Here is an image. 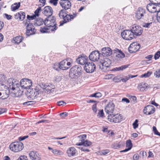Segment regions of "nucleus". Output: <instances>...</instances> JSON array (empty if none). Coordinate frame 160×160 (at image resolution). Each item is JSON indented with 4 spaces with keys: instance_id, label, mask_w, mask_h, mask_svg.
<instances>
[{
    "instance_id": "1",
    "label": "nucleus",
    "mask_w": 160,
    "mask_h": 160,
    "mask_svg": "<svg viewBox=\"0 0 160 160\" xmlns=\"http://www.w3.org/2000/svg\"><path fill=\"white\" fill-rule=\"evenodd\" d=\"M80 66L75 65L72 67L69 71V77L71 78H77L80 76L82 72Z\"/></svg>"
},
{
    "instance_id": "2",
    "label": "nucleus",
    "mask_w": 160,
    "mask_h": 160,
    "mask_svg": "<svg viewBox=\"0 0 160 160\" xmlns=\"http://www.w3.org/2000/svg\"><path fill=\"white\" fill-rule=\"evenodd\" d=\"M56 19L54 16H50L44 20V24L47 26L52 27V28L50 29L52 31H54L57 29L56 26L55 22Z\"/></svg>"
},
{
    "instance_id": "3",
    "label": "nucleus",
    "mask_w": 160,
    "mask_h": 160,
    "mask_svg": "<svg viewBox=\"0 0 160 160\" xmlns=\"http://www.w3.org/2000/svg\"><path fill=\"white\" fill-rule=\"evenodd\" d=\"M10 149L15 152L21 151L24 148L22 143L20 142H16L12 143L9 146Z\"/></svg>"
},
{
    "instance_id": "4",
    "label": "nucleus",
    "mask_w": 160,
    "mask_h": 160,
    "mask_svg": "<svg viewBox=\"0 0 160 160\" xmlns=\"http://www.w3.org/2000/svg\"><path fill=\"white\" fill-rule=\"evenodd\" d=\"M123 119L122 116L120 114H110L108 117V121L114 123H118L122 121Z\"/></svg>"
},
{
    "instance_id": "5",
    "label": "nucleus",
    "mask_w": 160,
    "mask_h": 160,
    "mask_svg": "<svg viewBox=\"0 0 160 160\" xmlns=\"http://www.w3.org/2000/svg\"><path fill=\"white\" fill-rule=\"evenodd\" d=\"M86 134H83L80 135L78 137V138L79 139V142L76 144V145L77 146L83 145L85 146H89L92 144V142L88 140H85L84 139L86 138Z\"/></svg>"
},
{
    "instance_id": "6",
    "label": "nucleus",
    "mask_w": 160,
    "mask_h": 160,
    "mask_svg": "<svg viewBox=\"0 0 160 160\" xmlns=\"http://www.w3.org/2000/svg\"><path fill=\"white\" fill-rule=\"evenodd\" d=\"M5 84H7L9 86V88L11 90L13 91L15 90L18 88L19 84L18 82L12 78L9 79L7 81H5Z\"/></svg>"
},
{
    "instance_id": "7",
    "label": "nucleus",
    "mask_w": 160,
    "mask_h": 160,
    "mask_svg": "<svg viewBox=\"0 0 160 160\" xmlns=\"http://www.w3.org/2000/svg\"><path fill=\"white\" fill-rule=\"evenodd\" d=\"M69 59H65L61 62L59 64L58 68L62 70H66L71 66V63Z\"/></svg>"
},
{
    "instance_id": "8",
    "label": "nucleus",
    "mask_w": 160,
    "mask_h": 160,
    "mask_svg": "<svg viewBox=\"0 0 160 160\" xmlns=\"http://www.w3.org/2000/svg\"><path fill=\"white\" fill-rule=\"evenodd\" d=\"M121 35L123 38L127 40H131L134 37L133 34L131 30H124L122 32Z\"/></svg>"
},
{
    "instance_id": "9",
    "label": "nucleus",
    "mask_w": 160,
    "mask_h": 160,
    "mask_svg": "<svg viewBox=\"0 0 160 160\" xmlns=\"http://www.w3.org/2000/svg\"><path fill=\"white\" fill-rule=\"evenodd\" d=\"M146 13L145 9L139 8L135 13V17L138 20L143 19L146 16Z\"/></svg>"
},
{
    "instance_id": "10",
    "label": "nucleus",
    "mask_w": 160,
    "mask_h": 160,
    "mask_svg": "<svg viewBox=\"0 0 160 160\" xmlns=\"http://www.w3.org/2000/svg\"><path fill=\"white\" fill-rule=\"evenodd\" d=\"M131 30L133 34V37H134V35L140 36L142 32V30L141 28L136 24L132 25Z\"/></svg>"
},
{
    "instance_id": "11",
    "label": "nucleus",
    "mask_w": 160,
    "mask_h": 160,
    "mask_svg": "<svg viewBox=\"0 0 160 160\" xmlns=\"http://www.w3.org/2000/svg\"><path fill=\"white\" fill-rule=\"evenodd\" d=\"M115 110V105L112 102H109L106 105L105 111L108 114L113 113Z\"/></svg>"
},
{
    "instance_id": "12",
    "label": "nucleus",
    "mask_w": 160,
    "mask_h": 160,
    "mask_svg": "<svg viewBox=\"0 0 160 160\" xmlns=\"http://www.w3.org/2000/svg\"><path fill=\"white\" fill-rule=\"evenodd\" d=\"M140 47V45L137 42H133L131 44L128 48V51L133 53L138 51Z\"/></svg>"
},
{
    "instance_id": "13",
    "label": "nucleus",
    "mask_w": 160,
    "mask_h": 160,
    "mask_svg": "<svg viewBox=\"0 0 160 160\" xmlns=\"http://www.w3.org/2000/svg\"><path fill=\"white\" fill-rule=\"evenodd\" d=\"M95 69V65L92 62H88L85 65L84 70L87 73L92 72Z\"/></svg>"
},
{
    "instance_id": "14",
    "label": "nucleus",
    "mask_w": 160,
    "mask_h": 160,
    "mask_svg": "<svg viewBox=\"0 0 160 160\" xmlns=\"http://www.w3.org/2000/svg\"><path fill=\"white\" fill-rule=\"evenodd\" d=\"M100 53L98 51L92 52L90 54L89 58V59L92 61H97L100 58Z\"/></svg>"
},
{
    "instance_id": "15",
    "label": "nucleus",
    "mask_w": 160,
    "mask_h": 160,
    "mask_svg": "<svg viewBox=\"0 0 160 160\" xmlns=\"http://www.w3.org/2000/svg\"><path fill=\"white\" fill-rule=\"evenodd\" d=\"M100 62L102 67V69H104L110 66L111 61L108 58H104L103 59H101L100 60Z\"/></svg>"
},
{
    "instance_id": "16",
    "label": "nucleus",
    "mask_w": 160,
    "mask_h": 160,
    "mask_svg": "<svg viewBox=\"0 0 160 160\" xmlns=\"http://www.w3.org/2000/svg\"><path fill=\"white\" fill-rule=\"evenodd\" d=\"M27 31L26 34L27 36L34 34L35 33L36 30L32 23H29L26 27Z\"/></svg>"
},
{
    "instance_id": "17",
    "label": "nucleus",
    "mask_w": 160,
    "mask_h": 160,
    "mask_svg": "<svg viewBox=\"0 0 160 160\" xmlns=\"http://www.w3.org/2000/svg\"><path fill=\"white\" fill-rule=\"evenodd\" d=\"M21 87L25 89L29 88L32 85L31 81L28 79H22L20 81Z\"/></svg>"
},
{
    "instance_id": "18",
    "label": "nucleus",
    "mask_w": 160,
    "mask_h": 160,
    "mask_svg": "<svg viewBox=\"0 0 160 160\" xmlns=\"http://www.w3.org/2000/svg\"><path fill=\"white\" fill-rule=\"evenodd\" d=\"M29 157L31 160H41L40 154L36 151H31L29 153Z\"/></svg>"
},
{
    "instance_id": "19",
    "label": "nucleus",
    "mask_w": 160,
    "mask_h": 160,
    "mask_svg": "<svg viewBox=\"0 0 160 160\" xmlns=\"http://www.w3.org/2000/svg\"><path fill=\"white\" fill-rule=\"evenodd\" d=\"M88 57L84 55L79 56L77 59L76 62L81 65H85L88 62Z\"/></svg>"
},
{
    "instance_id": "20",
    "label": "nucleus",
    "mask_w": 160,
    "mask_h": 160,
    "mask_svg": "<svg viewBox=\"0 0 160 160\" xmlns=\"http://www.w3.org/2000/svg\"><path fill=\"white\" fill-rule=\"evenodd\" d=\"M155 111L154 107L151 105H148L145 107L143 109V112L146 115L153 114Z\"/></svg>"
},
{
    "instance_id": "21",
    "label": "nucleus",
    "mask_w": 160,
    "mask_h": 160,
    "mask_svg": "<svg viewBox=\"0 0 160 160\" xmlns=\"http://www.w3.org/2000/svg\"><path fill=\"white\" fill-rule=\"evenodd\" d=\"M61 6L65 10H68L71 7V3L68 0H61L59 1Z\"/></svg>"
},
{
    "instance_id": "22",
    "label": "nucleus",
    "mask_w": 160,
    "mask_h": 160,
    "mask_svg": "<svg viewBox=\"0 0 160 160\" xmlns=\"http://www.w3.org/2000/svg\"><path fill=\"white\" fill-rule=\"evenodd\" d=\"M28 92H29L28 96L32 99H34L37 98L39 94L38 90L37 89H29Z\"/></svg>"
},
{
    "instance_id": "23",
    "label": "nucleus",
    "mask_w": 160,
    "mask_h": 160,
    "mask_svg": "<svg viewBox=\"0 0 160 160\" xmlns=\"http://www.w3.org/2000/svg\"><path fill=\"white\" fill-rule=\"evenodd\" d=\"M53 12L52 8L49 6L45 7L43 9L42 13L45 16L50 17L52 16Z\"/></svg>"
},
{
    "instance_id": "24",
    "label": "nucleus",
    "mask_w": 160,
    "mask_h": 160,
    "mask_svg": "<svg viewBox=\"0 0 160 160\" xmlns=\"http://www.w3.org/2000/svg\"><path fill=\"white\" fill-rule=\"evenodd\" d=\"M102 55L103 57L110 56L112 54L111 49L109 47H104L102 49Z\"/></svg>"
},
{
    "instance_id": "25",
    "label": "nucleus",
    "mask_w": 160,
    "mask_h": 160,
    "mask_svg": "<svg viewBox=\"0 0 160 160\" xmlns=\"http://www.w3.org/2000/svg\"><path fill=\"white\" fill-rule=\"evenodd\" d=\"M76 152V149L73 147L69 148L67 151V155L69 157L74 156L75 155Z\"/></svg>"
},
{
    "instance_id": "26",
    "label": "nucleus",
    "mask_w": 160,
    "mask_h": 160,
    "mask_svg": "<svg viewBox=\"0 0 160 160\" xmlns=\"http://www.w3.org/2000/svg\"><path fill=\"white\" fill-rule=\"evenodd\" d=\"M1 91L2 92V95L0 97V98H1L2 99H5L8 97L10 91L8 89V87L7 89L3 88V89H2Z\"/></svg>"
},
{
    "instance_id": "27",
    "label": "nucleus",
    "mask_w": 160,
    "mask_h": 160,
    "mask_svg": "<svg viewBox=\"0 0 160 160\" xmlns=\"http://www.w3.org/2000/svg\"><path fill=\"white\" fill-rule=\"evenodd\" d=\"M155 4L151 3L148 4L147 7L148 10L151 13L156 12Z\"/></svg>"
},
{
    "instance_id": "28",
    "label": "nucleus",
    "mask_w": 160,
    "mask_h": 160,
    "mask_svg": "<svg viewBox=\"0 0 160 160\" xmlns=\"http://www.w3.org/2000/svg\"><path fill=\"white\" fill-rule=\"evenodd\" d=\"M76 16V14H73V15L67 14L63 18L64 23L69 22L71 21V19H73Z\"/></svg>"
},
{
    "instance_id": "29",
    "label": "nucleus",
    "mask_w": 160,
    "mask_h": 160,
    "mask_svg": "<svg viewBox=\"0 0 160 160\" xmlns=\"http://www.w3.org/2000/svg\"><path fill=\"white\" fill-rule=\"evenodd\" d=\"M147 87V84L144 82H142L138 85V88L141 92H143L145 90Z\"/></svg>"
},
{
    "instance_id": "30",
    "label": "nucleus",
    "mask_w": 160,
    "mask_h": 160,
    "mask_svg": "<svg viewBox=\"0 0 160 160\" xmlns=\"http://www.w3.org/2000/svg\"><path fill=\"white\" fill-rule=\"evenodd\" d=\"M114 50L115 51V52L116 53V57L122 58L124 57V54L120 50L116 48Z\"/></svg>"
},
{
    "instance_id": "31",
    "label": "nucleus",
    "mask_w": 160,
    "mask_h": 160,
    "mask_svg": "<svg viewBox=\"0 0 160 160\" xmlns=\"http://www.w3.org/2000/svg\"><path fill=\"white\" fill-rule=\"evenodd\" d=\"M20 2H18V3H15L12 4L11 6V9L12 11H14L18 9L20 7Z\"/></svg>"
},
{
    "instance_id": "32",
    "label": "nucleus",
    "mask_w": 160,
    "mask_h": 160,
    "mask_svg": "<svg viewBox=\"0 0 160 160\" xmlns=\"http://www.w3.org/2000/svg\"><path fill=\"white\" fill-rule=\"evenodd\" d=\"M50 28H46L45 27H42L40 28V31L42 33H46L49 32L51 31Z\"/></svg>"
},
{
    "instance_id": "33",
    "label": "nucleus",
    "mask_w": 160,
    "mask_h": 160,
    "mask_svg": "<svg viewBox=\"0 0 160 160\" xmlns=\"http://www.w3.org/2000/svg\"><path fill=\"white\" fill-rule=\"evenodd\" d=\"M13 40L15 43L19 44L22 41V38L20 36L16 37L13 38Z\"/></svg>"
},
{
    "instance_id": "34",
    "label": "nucleus",
    "mask_w": 160,
    "mask_h": 160,
    "mask_svg": "<svg viewBox=\"0 0 160 160\" xmlns=\"http://www.w3.org/2000/svg\"><path fill=\"white\" fill-rule=\"evenodd\" d=\"M66 14L65 11L63 9L60 11L58 14L59 17L61 18H63Z\"/></svg>"
},
{
    "instance_id": "35",
    "label": "nucleus",
    "mask_w": 160,
    "mask_h": 160,
    "mask_svg": "<svg viewBox=\"0 0 160 160\" xmlns=\"http://www.w3.org/2000/svg\"><path fill=\"white\" fill-rule=\"evenodd\" d=\"M132 146V143L131 141L130 140H128L126 141V147L131 149Z\"/></svg>"
},
{
    "instance_id": "36",
    "label": "nucleus",
    "mask_w": 160,
    "mask_h": 160,
    "mask_svg": "<svg viewBox=\"0 0 160 160\" xmlns=\"http://www.w3.org/2000/svg\"><path fill=\"white\" fill-rule=\"evenodd\" d=\"M44 21H43L42 18H39L35 22L36 25L40 26L44 23Z\"/></svg>"
},
{
    "instance_id": "37",
    "label": "nucleus",
    "mask_w": 160,
    "mask_h": 160,
    "mask_svg": "<svg viewBox=\"0 0 160 160\" xmlns=\"http://www.w3.org/2000/svg\"><path fill=\"white\" fill-rule=\"evenodd\" d=\"M129 66V64L122 65L120 67L116 68L117 70H123L127 68Z\"/></svg>"
},
{
    "instance_id": "38",
    "label": "nucleus",
    "mask_w": 160,
    "mask_h": 160,
    "mask_svg": "<svg viewBox=\"0 0 160 160\" xmlns=\"http://www.w3.org/2000/svg\"><path fill=\"white\" fill-rule=\"evenodd\" d=\"M42 11L41 8V7H38L34 12V15L37 18L39 16V13Z\"/></svg>"
},
{
    "instance_id": "39",
    "label": "nucleus",
    "mask_w": 160,
    "mask_h": 160,
    "mask_svg": "<svg viewBox=\"0 0 160 160\" xmlns=\"http://www.w3.org/2000/svg\"><path fill=\"white\" fill-rule=\"evenodd\" d=\"M52 152L55 155H61L63 154V153L61 151L56 149H54Z\"/></svg>"
},
{
    "instance_id": "40",
    "label": "nucleus",
    "mask_w": 160,
    "mask_h": 160,
    "mask_svg": "<svg viewBox=\"0 0 160 160\" xmlns=\"http://www.w3.org/2000/svg\"><path fill=\"white\" fill-rule=\"evenodd\" d=\"M6 81V77L4 75L0 74V82H4Z\"/></svg>"
},
{
    "instance_id": "41",
    "label": "nucleus",
    "mask_w": 160,
    "mask_h": 160,
    "mask_svg": "<svg viewBox=\"0 0 160 160\" xmlns=\"http://www.w3.org/2000/svg\"><path fill=\"white\" fill-rule=\"evenodd\" d=\"M155 10L156 12L157 13H158L159 12H160V3H157L155 4Z\"/></svg>"
},
{
    "instance_id": "42",
    "label": "nucleus",
    "mask_w": 160,
    "mask_h": 160,
    "mask_svg": "<svg viewBox=\"0 0 160 160\" xmlns=\"http://www.w3.org/2000/svg\"><path fill=\"white\" fill-rule=\"evenodd\" d=\"M25 17V13L23 12H20V20H23Z\"/></svg>"
},
{
    "instance_id": "43",
    "label": "nucleus",
    "mask_w": 160,
    "mask_h": 160,
    "mask_svg": "<svg viewBox=\"0 0 160 160\" xmlns=\"http://www.w3.org/2000/svg\"><path fill=\"white\" fill-rule=\"evenodd\" d=\"M113 80L115 82H119L121 81V78L120 76H118L113 79Z\"/></svg>"
},
{
    "instance_id": "44",
    "label": "nucleus",
    "mask_w": 160,
    "mask_h": 160,
    "mask_svg": "<svg viewBox=\"0 0 160 160\" xmlns=\"http://www.w3.org/2000/svg\"><path fill=\"white\" fill-rule=\"evenodd\" d=\"M36 102L33 101H29L27 102H26L23 103V105H30L34 104Z\"/></svg>"
},
{
    "instance_id": "45",
    "label": "nucleus",
    "mask_w": 160,
    "mask_h": 160,
    "mask_svg": "<svg viewBox=\"0 0 160 160\" xmlns=\"http://www.w3.org/2000/svg\"><path fill=\"white\" fill-rule=\"evenodd\" d=\"M50 122V121L48 120H42L40 121H39L37 122L36 123V124H38L41 123H48Z\"/></svg>"
},
{
    "instance_id": "46",
    "label": "nucleus",
    "mask_w": 160,
    "mask_h": 160,
    "mask_svg": "<svg viewBox=\"0 0 160 160\" xmlns=\"http://www.w3.org/2000/svg\"><path fill=\"white\" fill-rule=\"evenodd\" d=\"M153 130L154 132V133L155 134L160 136V133L158 132V131L157 130L155 126H153L152 127Z\"/></svg>"
},
{
    "instance_id": "47",
    "label": "nucleus",
    "mask_w": 160,
    "mask_h": 160,
    "mask_svg": "<svg viewBox=\"0 0 160 160\" xmlns=\"http://www.w3.org/2000/svg\"><path fill=\"white\" fill-rule=\"evenodd\" d=\"M104 115L103 111L102 109L99 111L98 113V116L99 117H102Z\"/></svg>"
},
{
    "instance_id": "48",
    "label": "nucleus",
    "mask_w": 160,
    "mask_h": 160,
    "mask_svg": "<svg viewBox=\"0 0 160 160\" xmlns=\"http://www.w3.org/2000/svg\"><path fill=\"white\" fill-rule=\"evenodd\" d=\"M109 152V151L108 149H106L102 150L100 152L101 155H105L108 153Z\"/></svg>"
},
{
    "instance_id": "49",
    "label": "nucleus",
    "mask_w": 160,
    "mask_h": 160,
    "mask_svg": "<svg viewBox=\"0 0 160 160\" xmlns=\"http://www.w3.org/2000/svg\"><path fill=\"white\" fill-rule=\"evenodd\" d=\"M154 75L156 77L159 78L160 77V69L156 71L154 73Z\"/></svg>"
},
{
    "instance_id": "50",
    "label": "nucleus",
    "mask_w": 160,
    "mask_h": 160,
    "mask_svg": "<svg viewBox=\"0 0 160 160\" xmlns=\"http://www.w3.org/2000/svg\"><path fill=\"white\" fill-rule=\"evenodd\" d=\"M152 73L150 72H148L146 73H145L144 74L142 75L141 77H148L150 76L151 74Z\"/></svg>"
},
{
    "instance_id": "51",
    "label": "nucleus",
    "mask_w": 160,
    "mask_h": 160,
    "mask_svg": "<svg viewBox=\"0 0 160 160\" xmlns=\"http://www.w3.org/2000/svg\"><path fill=\"white\" fill-rule=\"evenodd\" d=\"M58 0H50L49 2L51 4H53L54 6H56L57 5Z\"/></svg>"
},
{
    "instance_id": "52",
    "label": "nucleus",
    "mask_w": 160,
    "mask_h": 160,
    "mask_svg": "<svg viewBox=\"0 0 160 160\" xmlns=\"http://www.w3.org/2000/svg\"><path fill=\"white\" fill-rule=\"evenodd\" d=\"M160 57V51L157 52L154 55V58L155 60L158 59Z\"/></svg>"
},
{
    "instance_id": "53",
    "label": "nucleus",
    "mask_w": 160,
    "mask_h": 160,
    "mask_svg": "<svg viewBox=\"0 0 160 160\" xmlns=\"http://www.w3.org/2000/svg\"><path fill=\"white\" fill-rule=\"evenodd\" d=\"M138 120L136 119L135 120V122L133 123V126L134 129H136L138 126Z\"/></svg>"
},
{
    "instance_id": "54",
    "label": "nucleus",
    "mask_w": 160,
    "mask_h": 160,
    "mask_svg": "<svg viewBox=\"0 0 160 160\" xmlns=\"http://www.w3.org/2000/svg\"><path fill=\"white\" fill-rule=\"evenodd\" d=\"M27 18L29 20H33L34 19H35V18H36V16L34 15L30 16L29 15H28L27 16Z\"/></svg>"
},
{
    "instance_id": "55",
    "label": "nucleus",
    "mask_w": 160,
    "mask_h": 160,
    "mask_svg": "<svg viewBox=\"0 0 160 160\" xmlns=\"http://www.w3.org/2000/svg\"><path fill=\"white\" fill-rule=\"evenodd\" d=\"M17 160H28L27 159V157L25 156H21Z\"/></svg>"
},
{
    "instance_id": "56",
    "label": "nucleus",
    "mask_w": 160,
    "mask_h": 160,
    "mask_svg": "<svg viewBox=\"0 0 160 160\" xmlns=\"http://www.w3.org/2000/svg\"><path fill=\"white\" fill-rule=\"evenodd\" d=\"M62 79V77L58 76H56L55 78V80L57 82H60L61 81Z\"/></svg>"
},
{
    "instance_id": "57",
    "label": "nucleus",
    "mask_w": 160,
    "mask_h": 160,
    "mask_svg": "<svg viewBox=\"0 0 160 160\" xmlns=\"http://www.w3.org/2000/svg\"><path fill=\"white\" fill-rule=\"evenodd\" d=\"M7 87L4 84L0 83V91H1L2 89H3V88L7 89Z\"/></svg>"
},
{
    "instance_id": "58",
    "label": "nucleus",
    "mask_w": 160,
    "mask_h": 160,
    "mask_svg": "<svg viewBox=\"0 0 160 160\" xmlns=\"http://www.w3.org/2000/svg\"><path fill=\"white\" fill-rule=\"evenodd\" d=\"M57 103H58V105L59 106L62 105L64 106L66 104V103L63 101H59Z\"/></svg>"
},
{
    "instance_id": "59",
    "label": "nucleus",
    "mask_w": 160,
    "mask_h": 160,
    "mask_svg": "<svg viewBox=\"0 0 160 160\" xmlns=\"http://www.w3.org/2000/svg\"><path fill=\"white\" fill-rule=\"evenodd\" d=\"M129 79V78H128V76H126L123 78H121V81H122L123 82H126Z\"/></svg>"
},
{
    "instance_id": "60",
    "label": "nucleus",
    "mask_w": 160,
    "mask_h": 160,
    "mask_svg": "<svg viewBox=\"0 0 160 160\" xmlns=\"http://www.w3.org/2000/svg\"><path fill=\"white\" fill-rule=\"evenodd\" d=\"M4 16H5L7 19L8 20H10L12 19V17L10 15H8L6 13H5L4 14Z\"/></svg>"
},
{
    "instance_id": "61",
    "label": "nucleus",
    "mask_w": 160,
    "mask_h": 160,
    "mask_svg": "<svg viewBox=\"0 0 160 160\" xmlns=\"http://www.w3.org/2000/svg\"><path fill=\"white\" fill-rule=\"evenodd\" d=\"M97 104L96 103L92 105V110L93 111L96 112L97 111Z\"/></svg>"
},
{
    "instance_id": "62",
    "label": "nucleus",
    "mask_w": 160,
    "mask_h": 160,
    "mask_svg": "<svg viewBox=\"0 0 160 160\" xmlns=\"http://www.w3.org/2000/svg\"><path fill=\"white\" fill-rule=\"evenodd\" d=\"M112 147L115 149H117L120 147V145L118 143H114L112 145Z\"/></svg>"
},
{
    "instance_id": "63",
    "label": "nucleus",
    "mask_w": 160,
    "mask_h": 160,
    "mask_svg": "<svg viewBox=\"0 0 160 160\" xmlns=\"http://www.w3.org/2000/svg\"><path fill=\"white\" fill-rule=\"evenodd\" d=\"M139 156L137 153L135 154L133 156L134 160H138L139 159Z\"/></svg>"
},
{
    "instance_id": "64",
    "label": "nucleus",
    "mask_w": 160,
    "mask_h": 160,
    "mask_svg": "<svg viewBox=\"0 0 160 160\" xmlns=\"http://www.w3.org/2000/svg\"><path fill=\"white\" fill-rule=\"evenodd\" d=\"M157 19L158 22H160V12L157 13Z\"/></svg>"
}]
</instances>
